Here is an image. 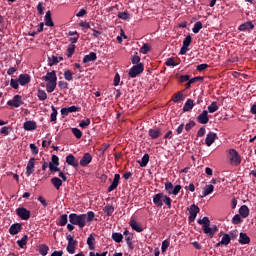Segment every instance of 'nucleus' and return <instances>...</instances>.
Listing matches in <instances>:
<instances>
[{
    "instance_id": "obj_1",
    "label": "nucleus",
    "mask_w": 256,
    "mask_h": 256,
    "mask_svg": "<svg viewBox=\"0 0 256 256\" xmlns=\"http://www.w3.org/2000/svg\"><path fill=\"white\" fill-rule=\"evenodd\" d=\"M197 223L198 225H202V231L210 238L215 237V233L219 231V228H217L216 225L211 227V220H209V217L207 216L203 217V219H198Z\"/></svg>"
},
{
    "instance_id": "obj_39",
    "label": "nucleus",
    "mask_w": 256,
    "mask_h": 256,
    "mask_svg": "<svg viewBox=\"0 0 256 256\" xmlns=\"http://www.w3.org/2000/svg\"><path fill=\"white\" fill-rule=\"evenodd\" d=\"M27 241H29V236L24 235L21 240H18L16 243L20 249H23L25 245H27Z\"/></svg>"
},
{
    "instance_id": "obj_42",
    "label": "nucleus",
    "mask_w": 256,
    "mask_h": 256,
    "mask_svg": "<svg viewBox=\"0 0 256 256\" xmlns=\"http://www.w3.org/2000/svg\"><path fill=\"white\" fill-rule=\"evenodd\" d=\"M39 253L43 256L47 255V253H49V246H47V244L39 245Z\"/></svg>"
},
{
    "instance_id": "obj_40",
    "label": "nucleus",
    "mask_w": 256,
    "mask_h": 256,
    "mask_svg": "<svg viewBox=\"0 0 256 256\" xmlns=\"http://www.w3.org/2000/svg\"><path fill=\"white\" fill-rule=\"evenodd\" d=\"M183 99H185V95L183 94V92H178L172 97V101L174 103H179V101H183Z\"/></svg>"
},
{
    "instance_id": "obj_45",
    "label": "nucleus",
    "mask_w": 256,
    "mask_h": 256,
    "mask_svg": "<svg viewBox=\"0 0 256 256\" xmlns=\"http://www.w3.org/2000/svg\"><path fill=\"white\" fill-rule=\"evenodd\" d=\"M59 63V57L57 56H50L48 57V65L49 67H53V65H57Z\"/></svg>"
},
{
    "instance_id": "obj_22",
    "label": "nucleus",
    "mask_w": 256,
    "mask_h": 256,
    "mask_svg": "<svg viewBox=\"0 0 256 256\" xmlns=\"http://www.w3.org/2000/svg\"><path fill=\"white\" fill-rule=\"evenodd\" d=\"M240 245H249L251 243V238L247 235V233H240V237L238 240Z\"/></svg>"
},
{
    "instance_id": "obj_34",
    "label": "nucleus",
    "mask_w": 256,
    "mask_h": 256,
    "mask_svg": "<svg viewBox=\"0 0 256 256\" xmlns=\"http://www.w3.org/2000/svg\"><path fill=\"white\" fill-rule=\"evenodd\" d=\"M103 212L107 215V217H111V215H113V213L115 212V206H113V205H106L103 208Z\"/></svg>"
},
{
    "instance_id": "obj_2",
    "label": "nucleus",
    "mask_w": 256,
    "mask_h": 256,
    "mask_svg": "<svg viewBox=\"0 0 256 256\" xmlns=\"http://www.w3.org/2000/svg\"><path fill=\"white\" fill-rule=\"evenodd\" d=\"M172 202L173 200H171V197L165 195L163 192L157 193L153 196V203L159 209L163 207V203L166 205L167 209H171Z\"/></svg>"
},
{
    "instance_id": "obj_64",
    "label": "nucleus",
    "mask_w": 256,
    "mask_h": 256,
    "mask_svg": "<svg viewBox=\"0 0 256 256\" xmlns=\"http://www.w3.org/2000/svg\"><path fill=\"white\" fill-rule=\"evenodd\" d=\"M11 129V127H9V126H4V127H2L1 129H0V134L1 135H5V136H7V135H9V130Z\"/></svg>"
},
{
    "instance_id": "obj_26",
    "label": "nucleus",
    "mask_w": 256,
    "mask_h": 256,
    "mask_svg": "<svg viewBox=\"0 0 256 256\" xmlns=\"http://www.w3.org/2000/svg\"><path fill=\"white\" fill-rule=\"evenodd\" d=\"M87 245L90 251H95V234H90L88 236Z\"/></svg>"
},
{
    "instance_id": "obj_58",
    "label": "nucleus",
    "mask_w": 256,
    "mask_h": 256,
    "mask_svg": "<svg viewBox=\"0 0 256 256\" xmlns=\"http://www.w3.org/2000/svg\"><path fill=\"white\" fill-rule=\"evenodd\" d=\"M52 113L50 115V121H57V108L55 106H51Z\"/></svg>"
},
{
    "instance_id": "obj_61",
    "label": "nucleus",
    "mask_w": 256,
    "mask_h": 256,
    "mask_svg": "<svg viewBox=\"0 0 256 256\" xmlns=\"http://www.w3.org/2000/svg\"><path fill=\"white\" fill-rule=\"evenodd\" d=\"M179 81H180V83H186V81H191V76H189V74L180 75Z\"/></svg>"
},
{
    "instance_id": "obj_49",
    "label": "nucleus",
    "mask_w": 256,
    "mask_h": 256,
    "mask_svg": "<svg viewBox=\"0 0 256 256\" xmlns=\"http://www.w3.org/2000/svg\"><path fill=\"white\" fill-rule=\"evenodd\" d=\"M233 225H240V223H243V219L241 218V215L235 214L232 218Z\"/></svg>"
},
{
    "instance_id": "obj_4",
    "label": "nucleus",
    "mask_w": 256,
    "mask_h": 256,
    "mask_svg": "<svg viewBox=\"0 0 256 256\" xmlns=\"http://www.w3.org/2000/svg\"><path fill=\"white\" fill-rule=\"evenodd\" d=\"M143 71H145V65H143V63H139L134 65L132 69L129 70L128 75L129 77H131V79H135V77H138V75H141Z\"/></svg>"
},
{
    "instance_id": "obj_56",
    "label": "nucleus",
    "mask_w": 256,
    "mask_h": 256,
    "mask_svg": "<svg viewBox=\"0 0 256 256\" xmlns=\"http://www.w3.org/2000/svg\"><path fill=\"white\" fill-rule=\"evenodd\" d=\"M131 62L133 65H139V63H141V57L137 55V52H135V55L132 56Z\"/></svg>"
},
{
    "instance_id": "obj_44",
    "label": "nucleus",
    "mask_w": 256,
    "mask_h": 256,
    "mask_svg": "<svg viewBox=\"0 0 256 256\" xmlns=\"http://www.w3.org/2000/svg\"><path fill=\"white\" fill-rule=\"evenodd\" d=\"M216 111H219V105L214 101L208 106V113H215Z\"/></svg>"
},
{
    "instance_id": "obj_18",
    "label": "nucleus",
    "mask_w": 256,
    "mask_h": 256,
    "mask_svg": "<svg viewBox=\"0 0 256 256\" xmlns=\"http://www.w3.org/2000/svg\"><path fill=\"white\" fill-rule=\"evenodd\" d=\"M215 139H217V133L209 132L206 135L205 143L207 147H211L213 143H215Z\"/></svg>"
},
{
    "instance_id": "obj_53",
    "label": "nucleus",
    "mask_w": 256,
    "mask_h": 256,
    "mask_svg": "<svg viewBox=\"0 0 256 256\" xmlns=\"http://www.w3.org/2000/svg\"><path fill=\"white\" fill-rule=\"evenodd\" d=\"M70 35H72V37L69 38L70 41V45H75V43H77V41H79V33H71Z\"/></svg>"
},
{
    "instance_id": "obj_27",
    "label": "nucleus",
    "mask_w": 256,
    "mask_h": 256,
    "mask_svg": "<svg viewBox=\"0 0 256 256\" xmlns=\"http://www.w3.org/2000/svg\"><path fill=\"white\" fill-rule=\"evenodd\" d=\"M44 21H45V25H47V27H54L55 23H53V18H51V11L48 10L46 12V15L44 17Z\"/></svg>"
},
{
    "instance_id": "obj_15",
    "label": "nucleus",
    "mask_w": 256,
    "mask_h": 256,
    "mask_svg": "<svg viewBox=\"0 0 256 256\" xmlns=\"http://www.w3.org/2000/svg\"><path fill=\"white\" fill-rule=\"evenodd\" d=\"M24 131H36L37 130V122L33 120H29L24 122L23 124Z\"/></svg>"
},
{
    "instance_id": "obj_31",
    "label": "nucleus",
    "mask_w": 256,
    "mask_h": 256,
    "mask_svg": "<svg viewBox=\"0 0 256 256\" xmlns=\"http://www.w3.org/2000/svg\"><path fill=\"white\" fill-rule=\"evenodd\" d=\"M75 249H77V241L74 242H68V245L66 247V251H68V253L70 255L75 254Z\"/></svg>"
},
{
    "instance_id": "obj_8",
    "label": "nucleus",
    "mask_w": 256,
    "mask_h": 256,
    "mask_svg": "<svg viewBox=\"0 0 256 256\" xmlns=\"http://www.w3.org/2000/svg\"><path fill=\"white\" fill-rule=\"evenodd\" d=\"M161 135H163V131L160 127H154L148 130V137H150V139H159Z\"/></svg>"
},
{
    "instance_id": "obj_48",
    "label": "nucleus",
    "mask_w": 256,
    "mask_h": 256,
    "mask_svg": "<svg viewBox=\"0 0 256 256\" xmlns=\"http://www.w3.org/2000/svg\"><path fill=\"white\" fill-rule=\"evenodd\" d=\"M64 79L66 81H73V72L69 69L64 70Z\"/></svg>"
},
{
    "instance_id": "obj_62",
    "label": "nucleus",
    "mask_w": 256,
    "mask_h": 256,
    "mask_svg": "<svg viewBox=\"0 0 256 256\" xmlns=\"http://www.w3.org/2000/svg\"><path fill=\"white\" fill-rule=\"evenodd\" d=\"M30 151L32 155H39V148L35 144H30Z\"/></svg>"
},
{
    "instance_id": "obj_63",
    "label": "nucleus",
    "mask_w": 256,
    "mask_h": 256,
    "mask_svg": "<svg viewBox=\"0 0 256 256\" xmlns=\"http://www.w3.org/2000/svg\"><path fill=\"white\" fill-rule=\"evenodd\" d=\"M10 87H12V89H19V80H15L12 78L10 80Z\"/></svg>"
},
{
    "instance_id": "obj_25",
    "label": "nucleus",
    "mask_w": 256,
    "mask_h": 256,
    "mask_svg": "<svg viewBox=\"0 0 256 256\" xmlns=\"http://www.w3.org/2000/svg\"><path fill=\"white\" fill-rule=\"evenodd\" d=\"M91 61H97V53L90 52L83 57V63H91Z\"/></svg>"
},
{
    "instance_id": "obj_41",
    "label": "nucleus",
    "mask_w": 256,
    "mask_h": 256,
    "mask_svg": "<svg viewBox=\"0 0 256 256\" xmlns=\"http://www.w3.org/2000/svg\"><path fill=\"white\" fill-rule=\"evenodd\" d=\"M137 162L139 163L140 167H145L149 164V154H144L141 161L138 160Z\"/></svg>"
},
{
    "instance_id": "obj_11",
    "label": "nucleus",
    "mask_w": 256,
    "mask_h": 256,
    "mask_svg": "<svg viewBox=\"0 0 256 256\" xmlns=\"http://www.w3.org/2000/svg\"><path fill=\"white\" fill-rule=\"evenodd\" d=\"M197 121L200 125H207V123H209V112L207 110H203V112L197 117Z\"/></svg>"
},
{
    "instance_id": "obj_51",
    "label": "nucleus",
    "mask_w": 256,
    "mask_h": 256,
    "mask_svg": "<svg viewBox=\"0 0 256 256\" xmlns=\"http://www.w3.org/2000/svg\"><path fill=\"white\" fill-rule=\"evenodd\" d=\"M149 51H151V46H149L148 43L143 44V46L140 48V53H142L143 55H147Z\"/></svg>"
},
{
    "instance_id": "obj_50",
    "label": "nucleus",
    "mask_w": 256,
    "mask_h": 256,
    "mask_svg": "<svg viewBox=\"0 0 256 256\" xmlns=\"http://www.w3.org/2000/svg\"><path fill=\"white\" fill-rule=\"evenodd\" d=\"M71 132L73 133L74 137H76V139H81V137H83V132L79 130V128H72Z\"/></svg>"
},
{
    "instance_id": "obj_33",
    "label": "nucleus",
    "mask_w": 256,
    "mask_h": 256,
    "mask_svg": "<svg viewBox=\"0 0 256 256\" xmlns=\"http://www.w3.org/2000/svg\"><path fill=\"white\" fill-rule=\"evenodd\" d=\"M239 214L241 217H243V219H247V217H249V207H247V205H242L239 208Z\"/></svg>"
},
{
    "instance_id": "obj_7",
    "label": "nucleus",
    "mask_w": 256,
    "mask_h": 256,
    "mask_svg": "<svg viewBox=\"0 0 256 256\" xmlns=\"http://www.w3.org/2000/svg\"><path fill=\"white\" fill-rule=\"evenodd\" d=\"M49 169L51 173L61 172V168H59V156L52 155L51 162L49 163Z\"/></svg>"
},
{
    "instance_id": "obj_16",
    "label": "nucleus",
    "mask_w": 256,
    "mask_h": 256,
    "mask_svg": "<svg viewBox=\"0 0 256 256\" xmlns=\"http://www.w3.org/2000/svg\"><path fill=\"white\" fill-rule=\"evenodd\" d=\"M35 171V158H30L26 166V175L31 177L32 173Z\"/></svg>"
},
{
    "instance_id": "obj_55",
    "label": "nucleus",
    "mask_w": 256,
    "mask_h": 256,
    "mask_svg": "<svg viewBox=\"0 0 256 256\" xmlns=\"http://www.w3.org/2000/svg\"><path fill=\"white\" fill-rule=\"evenodd\" d=\"M165 65L167 67H177V64L175 63V58L174 57L168 58L165 62Z\"/></svg>"
},
{
    "instance_id": "obj_21",
    "label": "nucleus",
    "mask_w": 256,
    "mask_h": 256,
    "mask_svg": "<svg viewBox=\"0 0 256 256\" xmlns=\"http://www.w3.org/2000/svg\"><path fill=\"white\" fill-rule=\"evenodd\" d=\"M66 163L68 165H71L72 167H75L77 169V167H79V162L77 161V159L75 158V156L73 154H69L66 157Z\"/></svg>"
},
{
    "instance_id": "obj_35",
    "label": "nucleus",
    "mask_w": 256,
    "mask_h": 256,
    "mask_svg": "<svg viewBox=\"0 0 256 256\" xmlns=\"http://www.w3.org/2000/svg\"><path fill=\"white\" fill-rule=\"evenodd\" d=\"M68 219L69 217L67 214H62L59 218V221L57 222V225H59V227H65V225H67Z\"/></svg>"
},
{
    "instance_id": "obj_6",
    "label": "nucleus",
    "mask_w": 256,
    "mask_h": 256,
    "mask_svg": "<svg viewBox=\"0 0 256 256\" xmlns=\"http://www.w3.org/2000/svg\"><path fill=\"white\" fill-rule=\"evenodd\" d=\"M16 214L22 221H29V219H31V211L27 210L25 207L17 208Z\"/></svg>"
},
{
    "instance_id": "obj_10",
    "label": "nucleus",
    "mask_w": 256,
    "mask_h": 256,
    "mask_svg": "<svg viewBox=\"0 0 256 256\" xmlns=\"http://www.w3.org/2000/svg\"><path fill=\"white\" fill-rule=\"evenodd\" d=\"M7 105H9V107H21V105H23V98L21 97V95H15L11 100H9L7 102Z\"/></svg>"
},
{
    "instance_id": "obj_19",
    "label": "nucleus",
    "mask_w": 256,
    "mask_h": 256,
    "mask_svg": "<svg viewBox=\"0 0 256 256\" xmlns=\"http://www.w3.org/2000/svg\"><path fill=\"white\" fill-rule=\"evenodd\" d=\"M21 229H23L21 224L15 223L10 226L9 233H10V235H18L19 233H21Z\"/></svg>"
},
{
    "instance_id": "obj_32",
    "label": "nucleus",
    "mask_w": 256,
    "mask_h": 256,
    "mask_svg": "<svg viewBox=\"0 0 256 256\" xmlns=\"http://www.w3.org/2000/svg\"><path fill=\"white\" fill-rule=\"evenodd\" d=\"M229 243H231V236L229 234H223L221 241L217 243V247H220V245H229Z\"/></svg>"
},
{
    "instance_id": "obj_13",
    "label": "nucleus",
    "mask_w": 256,
    "mask_h": 256,
    "mask_svg": "<svg viewBox=\"0 0 256 256\" xmlns=\"http://www.w3.org/2000/svg\"><path fill=\"white\" fill-rule=\"evenodd\" d=\"M120 179H121L120 174H115L114 175V179H113L111 185L107 189L108 193H111V191H115V189H117V187H119Z\"/></svg>"
},
{
    "instance_id": "obj_47",
    "label": "nucleus",
    "mask_w": 256,
    "mask_h": 256,
    "mask_svg": "<svg viewBox=\"0 0 256 256\" xmlns=\"http://www.w3.org/2000/svg\"><path fill=\"white\" fill-rule=\"evenodd\" d=\"M165 191L168 195H172L173 193V183L171 182H165L164 184Z\"/></svg>"
},
{
    "instance_id": "obj_60",
    "label": "nucleus",
    "mask_w": 256,
    "mask_h": 256,
    "mask_svg": "<svg viewBox=\"0 0 256 256\" xmlns=\"http://www.w3.org/2000/svg\"><path fill=\"white\" fill-rule=\"evenodd\" d=\"M169 245H170L169 240H164L162 242V246H161L162 253H165V251H167V249H169Z\"/></svg>"
},
{
    "instance_id": "obj_46",
    "label": "nucleus",
    "mask_w": 256,
    "mask_h": 256,
    "mask_svg": "<svg viewBox=\"0 0 256 256\" xmlns=\"http://www.w3.org/2000/svg\"><path fill=\"white\" fill-rule=\"evenodd\" d=\"M91 125V119L86 118L85 120H81L79 123V127H81V129H87V127H89Z\"/></svg>"
},
{
    "instance_id": "obj_9",
    "label": "nucleus",
    "mask_w": 256,
    "mask_h": 256,
    "mask_svg": "<svg viewBox=\"0 0 256 256\" xmlns=\"http://www.w3.org/2000/svg\"><path fill=\"white\" fill-rule=\"evenodd\" d=\"M230 161L235 165H241V156H239V152L235 149L229 150Z\"/></svg>"
},
{
    "instance_id": "obj_57",
    "label": "nucleus",
    "mask_w": 256,
    "mask_h": 256,
    "mask_svg": "<svg viewBox=\"0 0 256 256\" xmlns=\"http://www.w3.org/2000/svg\"><path fill=\"white\" fill-rule=\"evenodd\" d=\"M86 215V221L88 223H91L93 221V219H95V212L93 211H88Z\"/></svg>"
},
{
    "instance_id": "obj_28",
    "label": "nucleus",
    "mask_w": 256,
    "mask_h": 256,
    "mask_svg": "<svg viewBox=\"0 0 256 256\" xmlns=\"http://www.w3.org/2000/svg\"><path fill=\"white\" fill-rule=\"evenodd\" d=\"M50 181L55 189H57L58 191L61 189V186L63 185L62 179H60L59 177H53Z\"/></svg>"
},
{
    "instance_id": "obj_29",
    "label": "nucleus",
    "mask_w": 256,
    "mask_h": 256,
    "mask_svg": "<svg viewBox=\"0 0 256 256\" xmlns=\"http://www.w3.org/2000/svg\"><path fill=\"white\" fill-rule=\"evenodd\" d=\"M254 28H255V25H253V23L245 22L244 24H241L238 29L239 31H251Z\"/></svg>"
},
{
    "instance_id": "obj_52",
    "label": "nucleus",
    "mask_w": 256,
    "mask_h": 256,
    "mask_svg": "<svg viewBox=\"0 0 256 256\" xmlns=\"http://www.w3.org/2000/svg\"><path fill=\"white\" fill-rule=\"evenodd\" d=\"M203 29V23L201 21H198L194 24V27L192 28L193 33H199Z\"/></svg>"
},
{
    "instance_id": "obj_38",
    "label": "nucleus",
    "mask_w": 256,
    "mask_h": 256,
    "mask_svg": "<svg viewBox=\"0 0 256 256\" xmlns=\"http://www.w3.org/2000/svg\"><path fill=\"white\" fill-rule=\"evenodd\" d=\"M112 239L115 243H123V234L119 232L112 233Z\"/></svg>"
},
{
    "instance_id": "obj_30",
    "label": "nucleus",
    "mask_w": 256,
    "mask_h": 256,
    "mask_svg": "<svg viewBox=\"0 0 256 256\" xmlns=\"http://www.w3.org/2000/svg\"><path fill=\"white\" fill-rule=\"evenodd\" d=\"M213 191H215V186H213V184L206 185L203 189L201 197H207V195H211Z\"/></svg>"
},
{
    "instance_id": "obj_3",
    "label": "nucleus",
    "mask_w": 256,
    "mask_h": 256,
    "mask_svg": "<svg viewBox=\"0 0 256 256\" xmlns=\"http://www.w3.org/2000/svg\"><path fill=\"white\" fill-rule=\"evenodd\" d=\"M69 222L72 225H77L80 229H83V227L87 225V215L71 213L69 215Z\"/></svg>"
},
{
    "instance_id": "obj_54",
    "label": "nucleus",
    "mask_w": 256,
    "mask_h": 256,
    "mask_svg": "<svg viewBox=\"0 0 256 256\" xmlns=\"http://www.w3.org/2000/svg\"><path fill=\"white\" fill-rule=\"evenodd\" d=\"M126 244L128 245L129 249H134L133 247V234L129 236H125Z\"/></svg>"
},
{
    "instance_id": "obj_20",
    "label": "nucleus",
    "mask_w": 256,
    "mask_h": 256,
    "mask_svg": "<svg viewBox=\"0 0 256 256\" xmlns=\"http://www.w3.org/2000/svg\"><path fill=\"white\" fill-rule=\"evenodd\" d=\"M130 227L133 229V231H136L137 233H142L143 226L139 224L135 219H131L129 222Z\"/></svg>"
},
{
    "instance_id": "obj_5",
    "label": "nucleus",
    "mask_w": 256,
    "mask_h": 256,
    "mask_svg": "<svg viewBox=\"0 0 256 256\" xmlns=\"http://www.w3.org/2000/svg\"><path fill=\"white\" fill-rule=\"evenodd\" d=\"M189 217H188V221L189 223H194L195 219H197V214L199 213V211H201V209L199 208V206L192 204L189 208Z\"/></svg>"
},
{
    "instance_id": "obj_23",
    "label": "nucleus",
    "mask_w": 256,
    "mask_h": 256,
    "mask_svg": "<svg viewBox=\"0 0 256 256\" xmlns=\"http://www.w3.org/2000/svg\"><path fill=\"white\" fill-rule=\"evenodd\" d=\"M118 19H121V21H130L131 20V14L129 11L125 10L123 12L119 11L117 13Z\"/></svg>"
},
{
    "instance_id": "obj_36",
    "label": "nucleus",
    "mask_w": 256,
    "mask_h": 256,
    "mask_svg": "<svg viewBox=\"0 0 256 256\" xmlns=\"http://www.w3.org/2000/svg\"><path fill=\"white\" fill-rule=\"evenodd\" d=\"M56 88H57V81L48 82L46 84V91H47V93H53V91H55Z\"/></svg>"
},
{
    "instance_id": "obj_59",
    "label": "nucleus",
    "mask_w": 256,
    "mask_h": 256,
    "mask_svg": "<svg viewBox=\"0 0 256 256\" xmlns=\"http://www.w3.org/2000/svg\"><path fill=\"white\" fill-rule=\"evenodd\" d=\"M193 41V38L191 35L186 36V38L183 40V46L184 47H189Z\"/></svg>"
},
{
    "instance_id": "obj_37",
    "label": "nucleus",
    "mask_w": 256,
    "mask_h": 256,
    "mask_svg": "<svg viewBox=\"0 0 256 256\" xmlns=\"http://www.w3.org/2000/svg\"><path fill=\"white\" fill-rule=\"evenodd\" d=\"M74 54H75V44H69L67 46V51H66V55L68 59H71V57H73Z\"/></svg>"
},
{
    "instance_id": "obj_12",
    "label": "nucleus",
    "mask_w": 256,
    "mask_h": 256,
    "mask_svg": "<svg viewBox=\"0 0 256 256\" xmlns=\"http://www.w3.org/2000/svg\"><path fill=\"white\" fill-rule=\"evenodd\" d=\"M42 80L48 83L57 81V72L55 70L47 72L46 75L42 77Z\"/></svg>"
},
{
    "instance_id": "obj_17",
    "label": "nucleus",
    "mask_w": 256,
    "mask_h": 256,
    "mask_svg": "<svg viewBox=\"0 0 256 256\" xmlns=\"http://www.w3.org/2000/svg\"><path fill=\"white\" fill-rule=\"evenodd\" d=\"M18 83H20L22 87L28 85V83H31V76L29 74H20L18 76Z\"/></svg>"
},
{
    "instance_id": "obj_43",
    "label": "nucleus",
    "mask_w": 256,
    "mask_h": 256,
    "mask_svg": "<svg viewBox=\"0 0 256 256\" xmlns=\"http://www.w3.org/2000/svg\"><path fill=\"white\" fill-rule=\"evenodd\" d=\"M37 97H38L39 101H46L47 92H45V90L38 89Z\"/></svg>"
},
{
    "instance_id": "obj_24",
    "label": "nucleus",
    "mask_w": 256,
    "mask_h": 256,
    "mask_svg": "<svg viewBox=\"0 0 256 256\" xmlns=\"http://www.w3.org/2000/svg\"><path fill=\"white\" fill-rule=\"evenodd\" d=\"M193 107H195V103L193 102V99L188 98L183 106L184 113L191 111Z\"/></svg>"
},
{
    "instance_id": "obj_14",
    "label": "nucleus",
    "mask_w": 256,
    "mask_h": 256,
    "mask_svg": "<svg viewBox=\"0 0 256 256\" xmlns=\"http://www.w3.org/2000/svg\"><path fill=\"white\" fill-rule=\"evenodd\" d=\"M91 161H93V156H91V154L89 152L84 153V155L82 156L81 160H80V165L81 167H87V165H89V163H91Z\"/></svg>"
}]
</instances>
